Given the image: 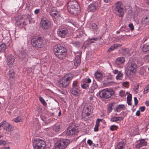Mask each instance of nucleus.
Instances as JSON below:
<instances>
[{"instance_id":"5","label":"nucleus","mask_w":149,"mask_h":149,"mask_svg":"<svg viewBox=\"0 0 149 149\" xmlns=\"http://www.w3.org/2000/svg\"><path fill=\"white\" fill-rule=\"evenodd\" d=\"M74 77L72 74H67L59 80L58 84L60 86L66 88L70 84Z\"/></svg>"},{"instance_id":"28","label":"nucleus","mask_w":149,"mask_h":149,"mask_svg":"<svg viewBox=\"0 0 149 149\" xmlns=\"http://www.w3.org/2000/svg\"><path fill=\"white\" fill-rule=\"evenodd\" d=\"M19 57L22 59L24 62L27 61V54L25 52L23 51L19 54Z\"/></svg>"},{"instance_id":"38","label":"nucleus","mask_w":149,"mask_h":149,"mask_svg":"<svg viewBox=\"0 0 149 149\" xmlns=\"http://www.w3.org/2000/svg\"><path fill=\"white\" fill-rule=\"evenodd\" d=\"M6 45L5 44H2L0 45V52H4L6 48Z\"/></svg>"},{"instance_id":"47","label":"nucleus","mask_w":149,"mask_h":149,"mask_svg":"<svg viewBox=\"0 0 149 149\" xmlns=\"http://www.w3.org/2000/svg\"><path fill=\"white\" fill-rule=\"evenodd\" d=\"M118 127V126L115 125H112L110 126V130L111 131H114L115 129L116 130Z\"/></svg>"},{"instance_id":"2","label":"nucleus","mask_w":149,"mask_h":149,"mask_svg":"<svg viewBox=\"0 0 149 149\" xmlns=\"http://www.w3.org/2000/svg\"><path fill=\"white\" fill-rule=\"evenodd\" d=\"M125 68L126 74L127 76H132L137 71V65L135 62L130 60L126 64Z\"/></svg>"},{"instance_id":"53","label":"nucleus","mask_w":149,"mask_h":149,"mask_svg":"<svg viewBox=\"0 0 149 149\" xmlns=\"http://www.w3.org/2000/svg\"><path fill=\"white\" fill-rule=\"evenodd\" d=\"M125 95V91L123 90H121L119 92V95L121 97L124 96Z\"/></svg>"},{"instance_id":"52","label":"nucleus","mask_w":149,"mask_h":149,"mask_svg":"<svg viewBox=\"0 0 149 149\" xmlns=\"http://www.w3.org/2000/svg\"><path fill=\"white\" fill-rule=\"evenodd\" d=\"M115 49V47L114 46H111L110 48L108 49L107 52H110L111 51Z\"/></svg>"},{"instance_id":"18","label":"nucleus","mask_w":149,"mask_h":149,"mask_svg":"<svg viewBox=\"0 0 149 149\" xmlns=\"http://www.w3.org/2000/svg\"><path fill=\"white\" fill-rule=\"evenodd\" d=\"M49 13L50 15L53 17L56 16H58L60 15V13L58 11L56 8L53 7L51 8L50 9Z\"/></svg>"},{"instance_id":"60","label":"nucleus","mask_w":149,"mask_h":149,"mask_svg":"<svg viewBox=\"0 0 149 149\" xmlns=\"http://www.w3.org/2000/svg\"><path fill=\"white\" fill-rule=\"evenodd\" d=\"M87 143L90 145L91 146L93 143L92 141L90 139H88L87 141Z\"/></svg>"},{"instance_id":"1","label":"nucleus","mask_w":149,"mask_h":149,"mask_svg":"<svg viewBox=\"0 0 149 149\" xmlns=\"http://www.w3.org/2000/svg\"><path fill=\"white\" fill-rule=\"evenodd\" d=\"M67 9L70 14L74 15H78L80 11L79 5L76 0H71L68 2Z\"/></svg>"},{"instance_id":"25","label":"nucleus","mask_w":149,"mask_h":149,"mask_svg":"<svg viewBox=\"0 0 149 149\" xmlns=\"http://www.w3.org/2000/svg\"><path fill=\"white\" fill-rule=\"evenodd\" d=\"M125 108L124 104H121L116 106L114 109L115 111L116 112H119L121 109L124 110Z\"/></svg>"},{"instance_id":"17","label":"nucleus","mask_w":149,"mask_h":149,"mask_svg":"<svg viewBox=\"0 0 149 149\" xmlns=\"http://www.w3.org/2000/svg\"><path fill=\"white\" fill-rule=\"evenodd\" d=\"M63 127L62 125L60 124H55L52 127V129L53 132L56 133H58L62 131Z\"/></svg>"},{"instance_id":"13","label":"nucleus","mask_w":149,"mask_h":149,"mask_svg":"<svg viewBox=\"0 0 149 149\" xmlns=\"http://www.w3.org/2000/svg\"><path fill=\"white\" fill-rule=\"evenodd\" d=\"M74 54L77 55L75 57V60L74 61V66L77 67L81 63L82 52L81 51L77 52Z\"/></svg>"},{"instance_id":"55","label":"nucleus","mask_w":149,"mask_h":149,"mask_svg":"<svg viewBox=\"0 0 149 149\" xmlns=\"http://www.w3.org/2000/svg\"><path fill=\"white\" fill-rule=\"evenodd\" d=\"M26 70L27 72L28 73H30L32 71V69L31 67L27 68Z\"/></svg>"},{"instance_id":"63","label":"nucleus","mask_w":149,"mask_h":149,"mask_svg":"<svg viewBox=\"0 0 149 149\" xmlns=\"http://www.w3.org/2000/svg\"><path fill=\"white\" fill-rule=\"evenodd\" d=\"M113 0H104V1L105 3H109L111 2Z\"/></svg>"},{"instance_id":"42","label":"nucleus","mask_w":149,"mask_h":149,"mask_svg":"<svg viewBox=\"0 0 149 149\" xmlns=\"http://www.w3.org/2000/svg\"><path fill=\"white\" fill-rule=\"evenodd\" d=\"M115 104V103L114 102H113L112 103H111L109 105V106L108 107V110L109 111V112H111V111L112 110V106Z\"/></svg>"},{"instance_id":"7","label":"nucleus","mask_w":149,"mask_h":149,"mask_svg":"<svg viewBox=\"0 0 149 149\" xmlns=\"http://www.w3.org/2000/svg\"><path fill=\"white\" fill-rule=\"evenodd\" d=\"M114 90L112 88H107L102 90L99 93V95L101 98L108 99L114 94Z\"/></svg>"},{"instance_id":"24","label":"nucleus","mask_w":149,"mask_h":149,"mask_svg":"<svg viewBox=\"0 0 149 149\" xmlns=\"http://www.w3.org/2000/svg\"><path fill=\"white\" fill-rule=\"evenodd\" d=\"M125 61L124 57H121L117 58L116 60V64L118 65H120L123 63Z\"/></svg>"},{"instance_id":"51","label":"nucleus","mask_w":149,"mask_h":149,"mask_svg":"<svg viewBox=\"0 0 149 149\" xmlns=\"http://www.w3.org/2000/svg\"><path fill=\"white\" fill-rule=\"evenodd\" d=\"M128 26L130 29V30L131 31H133L134 30V27L133 26V25L132 23L128 25Z\"/></svg>"},{"instance_id":"12","label":"nucleus","mask_w":149,"mask_h":149,"mask_svg":"<svg viewBox=\"0 0 149 149\" xmlns=\"http://www.w3.org/2000/svg\"><path fill=\"white\" fill-rule=\"evenodd\" d=\"M40 25L42 29H47L50 27L51 22L46 18H43L41 19Z\"/></svg>"},{"instance_id":"58","label":"nucleus","mask_w":149,"mask_h":149,"mask_svg":"<svg viewBox=\"0 0 149 149\" xmlns=\"http://www.w3.org/2000/svg\"><path fill=\"white\" fill-rule=\"evenodd\" d=\"M122 46V45L120 44H115L114 45V47L115 49L119 47H120Z\"/></svg>"},{"instance_id":"43","label":"nucleus","mask_w":149,"mask_h":149,"mask_svg":"<svg viewBox=\"0 0 149 149\" xmlns=\"http://www.w3.org/2000/svg\"><path fill=\"white\" fill-rule=\"evenodd\" d=\"M39 99L40 101L44 106H45L47 105V104L46 102L42 97H40Z\"/></svg>"},{"instance_id":"26","label":"nucleus","mask_w":149,"mask_h":149,"mask_svg":"<svg viewBox=\"0 0 149 149\" xmlns=\"http://www.w3.org/2000/svg\"><path fill=\"white\" fill-rule=\"evenodd\" d=\"M96 3L90 4L88 7V8L90 11L94 12L97 9L98 6Z\"/></svg>"},{"instance_id":"20","label":"nucleus","mask_w":149,"mask_h":149,"mask_svg":"<svg viewBox=\"0 0 149 149\" xmlns=\"http://www.w3.org/2000/svg\"><path fill=\"white\" fill-rule=\"evenodd\" d=\"M15 61L13 56L11 55H9L7 58V61H6L7 64L9 67H11L13 65Z\"/></svg>"},{"instance_id":"11","label":"nucleus","mask_w":149,"mask_h":149,"mask_svg":"<svg viewBox=\"0 0 149 149\" xmlns=\"http://www.w3.org/2000/svg\"><path fill=\"white\" fill-rule=\"evenodd\" d=\"M16 24L20 28L22 29L25 26L27 23L26 20L23 19L22 17L19 15L18 17L16 18Z\"/></svg>"},{"instance_id":"3","label":"nucleus","mask_w":149,"mask_h":149,"mask_svg":"<svg viewBox=\"0 0 149 149\" xmlns=\"http://www.w3.org/2000/svg\"><path fill=\"white\" fill-rule=\"evenodd\" d=\"M55 55L60 60L64 59L66 55V49L64 47L60 44L55 46L54 49Z\"/></svg>"},{"instance_id":"61","label":"nucleus","mask_w":149,"mask_h":149,"mask_svg":"<svg viewBox=\"0 0 149 149\" xmlns=\"http://www.w3.org/2000/svg\"><path fill=\"white\" fill-rule=\"evenodd\" d=\"M54 118H51L47 120L48 123H51L52 121H53Z\"/></svg>"},{"instance_id":"40","label":"nucleus","mask_w":149,"mask_h":149,"mask_svg":"<svg viewBox=\"0 0 149 149\" xmlns=\"http://www.w3.org/2000/svg\"><path fill=\"white\" fill-rule=\"evenodd\" d=\"M123 75V74L121 72H120L116 77V79L121 80Z\"/></svg>"},{"instance_id":"34","label":"nucleus","mask_w":149,"mask_h":149,"mask_svg":"<svg viewBox=\"0 0 149 149\" xmlns=\"http://www.w3.org/2000/svg\"><path fill=\"white\" fill-rule=\"evenodd\" d=\"M7 74L10 78L14 79L15 78V73L14 70L13 69H10Z\"/></svg>"},{"instance_id":"36","label":"nucleus","mask_w":149,"mask_h":149,"mask_svg":"<svg viewBox=\"0 0 149 149\" xmlns=\"http://www.w3.org/2000/svg\"><path fill=\"white\" fill-rule=\"evenodd\" d=\"M132 99V96L131 94H129L127 96V102L128 104L129 105H131L132 103L131 102V101Z\"/></svg>"},{"instance_id":"32","label":"nucleus","mask_w":149,"mask_h":149,"mask_svg":"<svg viewBox=\"0 0 149 149\" xmlns=\"http://www.w3.org/2000/svg\"><path fill=\"white\" fill-rule=\"evenodd\" d=\"M97 87V84L96 82L94 80L93 81V84L91 87V90L90 92L91 93H93L94 90L96 89Z\"/></svg>"},{"instance_id":"37","label":"nucleus","mask_w":149,"mask_h":149,"mask_svg":"<svg viewBox=\"0 0 149 149\" xmlns=\"http://www.w3.org/2000/svg\"><path fill=\"white\" fill-rule=\"evenodd\" d=\"M81 87L83 89H87L88 88L89 85L83 81L81 85Z\"/></svg>"},{"instance_id":"54","label":"nucleus","mask_w":149,"mask_h":149,"mask_svg":"<svg viewBox=\"0 0 149 149\" xmlns=\"http://www.w3.org/2000/svg\"><path fill=\"white\" fill-rule=\"evenodd\" d=\"M144 59L146 62H148L149 61V56H145L144 58Z\"/></svg>"},{"instance_id":"57","label":"nucleus","mask_w":149,"mask_h":149,"mask_svg":"<svg viewBox=\"0 0 149 149\" xmlns=\"http://www.w3.org/2000/svg\"><path fill=\"white\" fill-rule=\"evenodd\" d=\"M146 109V108L144 106L141 107L139 108L140 111L141 112L144 111Z\"/></svg>"},{"instance_id":"9","label":"nucleus","mask_w":149,"mask_h":149,"mask_svg":"<svg viewBox=\"0 0 149 149\" xmlns=\"http://www.w3.org/2000/svg\"><path fill=\"white\" fill-rule=\"evenodd\" d=\"M69 30V28L68 26L62 25L59 27L57 31V34L61 38H64L68 34Z\"/></svg>"},{"instance_id":"45","label":"nucleus","mask_w":149,"mask_h":149,"mask_svg":"<svg viewBox=\"0 0 149 149\" xmlns=\"http://www.w3.org/2000/svg\"><path fill=\"white\" fill-rule=\"evenodd\" d=\"M25 17L29 20V21L30 22H31V15L29 14H27L25 15Z\"/></svg>"},{"instance_id":"6","label":"nucleus","mask_w":149,"mask_h":149,"mask_svg":"<svg viewBox=\"0 0 149 149\" xmlns=\"http://www.w3.org/2000/svg\"><path fill=\"white\" fill-rule=\"evenodd\" d=\"M122 5V2L119 1L115 3L113 7L114 13L119 17H123L124 15V8Z\"/></svg>"},{"instance_id":"59","label":"nucleus","mask_w":149,"mask_h":149,"mask_svg":"<svg viewBox=\"0 0 149 149\" xmlns=\"http://www.w3.org/2000/svg\"><path fill=\"white\" fill-rule=\"evenodd\" d=\"M134 104L135 105H137L138 104V100L137 98L136 97H135L134 98Z\"/></svg>"},{"instance_id":"41","label":"nucleus","mask_w":149,"mask_h":149,"mask_svg":"<svg viewBox=\"0 0 149 149\" xmlns=\"http://www.w3.org/2000/svg\"><path fill=\"white\" fill-rule=\"evenodd\" d=\"M92 29L94 31H96L97 29V26L95 23H93L91 24Z\"/></svg>"},{"instance_id":"44","label":"nucleus","mask_w":149,"mask_h":149,"mask_svg":"<svg viewBox=\"0 0 149 149\" xmlns=\"http://www.w3.org/2000/svg\"><path fill=\"white\" fill-rule=\"evenodd\" d=\"M21 117L20 116H18L16 118L13 119V120L16 123H18L20 121Z\"/></svg>"},{"instance_id":"49","label":"nucleus","mask_w":149,"mask_h":149,"mask_svg":"<svg viewBox=\"0 0 149 149\" xmlns=\"http://www.w3.org/2000/svg\"><path fill=\"white\" fill-rule=\"evenodd\" d=\"M72 44L73 46L76 47H79V42H75L72 43Z\"/></svg>"},{"instance_id":"22","label":"nucleus","mask_w":149,"mask_h":149,"mask_svg":"<svg viewBox=\"0 0 149 149\" xmlns=\"http://www.w3.org/2000/svg\"><path fill=\"white\" fill-rule=\"evenodd\" d=\"M95 77L97 81L101 82L103 78V75L102 73L97 71L95 73Z\"/></svg>"},{"instance_id":"15","label":"nucleus","mask_w":149,"mask_h":149,"mask_svg":"<svg viewBox=\"0 0 149 149\" xmlns=\"http://www.w3.org/2000/svg\"><path fill=\"white\" fill-rule=\"evenodd\" d=\"M2 123L4 129L6 131L9 132L13 130V127L12 125H10L8 122L6 121H3L2 122Z\"/></svg>"},{"instance_id":"46","label":"nucleus","mask_w":149,"mask_h":149,"mask_svg":"<svg viewBox=\"0 0 149 149\" xmlns=\"http://www.w3.org/2000/svg\"><path fill=\"white\" fill-rule=\"evenodd\" d=\"M83 81L88 84L91 82V79L89 78H88L87 79H85L83 80Z\"/></svg>"},{"instance_id":"64","label":"nucleus","mask_w":149,"mask_h":149,"mask_svg":"<svg viewBox=\"0 0 149 149\" xmlns=\"http://www.w3.org/2000/svg\"><path fill=\"white\" fill-rule=\"evenodd\" d=\"M120 71H119L118 70H115L114 71V73L115 74H118V73H119Z\"/></svg>"},{"instance_id":"62","label":"nucleus","mask_w":149,"mask_h":149,"mask_svg":"<svg viewBox=\"0 0 149 149\" xmlns=\"http://www.w3.org/2000/svg\"><path fill=\"white\" fill-rule=\"evenodd\" d=\"M136 115L137 116H139L140 115V111L138 110L136 113Z\"/></svg>"},{"instance_id":"4","label":"nucleus","mask_w":149,"mask_h":149,"mask_svg":"<svg viewBox=\"0 0 149 149\" xmlns=\"http://www.w3.org/2000/svg\"><path fill=\"white\" fill-rule=\"evenodd\" d=\"M32 47L37 50L42 48L45 45V42L41 36H35L31 40Z\"/></svg>"},{"instance_id":"35","label":"nucleus","mask_w":149,"mask_h":149,"mask_svg":"<svg viewBox=\"0 0 149 149\" xmlns=\"http://www.w3.org/2000/svg\"><path fill=\"white\" fill-rule=\"evenodd\" d=\"M71 88H79V85L78 82L76 81H74L73 82Z\"/></svg>"},{"instance_id":"19","label":"nucleus","mask_w":149,"mask_h":149,"mask_svg":"<svg viewBox=\"0 0 149 149\" xmlns=\"http://www.w3.org/2000/svg\"><path fill=\"white\" fill-rule=\"evenodd\" d=\"M147 142L145 141V139L139 140L138 144L136 145V147L138 148H139L143 146L147 145Z\"/></svg>"},{"instance_id":"14","label":"nucleus","mask_w":149,"mask_h":149,"mask_svg":"<svg viewBox=\"0 0 149 149\" xmlns=\"http://www.w3.org/2000/svg\"><path fill=\"white\" fill-rule=\"evenodd\" d=\"M114 83L115 82L112 81V77H106L103 81V85L105 86H110Z\"/></svg>"},{"instance_id":"48","label":"nucleus","mask_w":149,"mask_h":149,"mask_svg":"<svg viewBox=\"0 0 149 149\" xmlns=\"http://www.w3.org/2000/svg\"><path fill=\"white\" fill-rule=\"evenodd\" d=\"M32 7V6L30 5V4H26V9L29 11H30L31 10V8Z\"/></svg>"},{"instance_id":"31","label":"nucleus","mask_w":149,"mask_h":149,"mask_svg":"<svg viewBox=\"0 0 149 149\" xmlns=\"http://www.w3.org/2000/svg\"><path fill=\"white\" fill-rule=\"evenodd\" d=\"M142 51L144 53H146L149 51V44H144L142 47Z\"/></svg>"},{"instance_id":"33","label":"nucleus","mask_w":149,"mask_h":149,"mask_svg":"<svg viewBox=\"0 0 149 149\" xmlns=\"http://www.w3.org/2000/svg\"><path fill=\"white\" fill-rule=\"evenodd\" d=\"M123 119V118L121 117H113L111 118L110 120L112 122H117L118 121H121Z\"/></svg>"},{"instance_id":"23","label":"nucleus","mask_w":149,"mask_h":149,"mask_svg":"<svg viewBox=\"0 0 149 149\" xmlns=\"http://www.w3.org/2000/svg\"><path fill=\"white\" fill-rule=\"evenodd\" d=\"M126 143V141L125 140H122L117 145V148L116 149H124Z\"/></svg>"},{"instance_id":"39","label":"nucleus","mask_w":149,"mask_h":149,"mask_svg":"<svg viewBox=\"0 0 149 149\" xmlns=\"http://www.w3.org/2000/svg\"><path fill=\"white\" fill-rule=\"evenodd\" d=\"M123 55L125 56H129L130 55L129 49H124L123 52Z\"/></svg>"},{"instance_id":"30","label":"nucleus","mask_w":149,"mask_h":149,"mask_svg":"<svg viewBox=\"0 0 149 149\" xmlns=\"http://www.w3.org/2000/svg\"><path fill=\"white\" fill-rule=\"evenodd\" d=\"M102 119L98 118L96 121V124L94 128V131L97 132L98 131V127L100 125V121H102Z\"/></svg>"},{"instance_id":"10","label":"nucleus","mask_w":149,"mask_h":149,"mask_svg":"<svg viewBox=\"0 0 149 149\" xmlns=\"http://www.w3.org/2000/svg\"><path fill=\"white\" fill-rule=\"evenodd\" d=\"M45 142L39 139H35L33 142L34 149H44L46 147Z\"/></svg>"},{"instance_id":"27","label":"nucleus","mask_w":149,"mask_h":149,"mask_svg":"<svg viewBox=\"0 0 149 149\" xmlns=\"http://www.w3.org/2000/svg\"><path fill=\"white\" fill-rule=\"evenodd\" d=\"M90 112L89 107H87L86 108H84L82 112V116L85 117L89 116L90 115Z\"/></svg>"},{"instance_id":"50","label":"nucleus","mask_w":149,"mask_h":149,"mask_svg":"<svg viewBox=\"0 0 149 149\" xmlns=\"http://www.w3.org/2000/svg\"><path fill=\"white\" fill-rule=\"evenodd\" d=\"M149 91V84L145 88L144 91V93H146Z\"/></svg>"},{"instance_id":"8","label":"nucleus","mask_w":149,"mask_h":149,"mask_svg":"<svg viewBox=\"0 0 149 149\" xmlns=\"http://www.w3.org/2000/svg\"><path fill=\"white\" fill-rule=\"evenodd\" d=\"M70 143V141L67 139L58 140L54 145V149H65Z\"/></svg>"},{"instance_id":"56","label":"nucleus","mask_w":149,"mask_h":149,"mask_svg":"<svg viewBox=\"0 0 149 149\" xmlns=\"http://www.w3.org/2000/svg\"><path fill=\"white\" fill-rule=\"evenodd\" d=\"M40 9H37L35 10L34 13L35 14L37 15L40 13Z\"/></svg>"},{"instance_id":"29","label":"nucleus","mask_w":149,"mask_h":149,"mask_svg":"<svg viewBox=\"0 0 149 149\" xmlns=\"http://www.w3.org/2000/svg\"><path fill=\"white\" fill-rule=\"evenodd\" d=\"M141 22L143 24H149V15H147L144 17L142 19Z\"/></svg>"},{"instance_id":"21","label":"nucleus","mask_w":149,"mask_h":149,"mask_svg":"<svg viewBox=\"0 0 149 149\" xmlns=\"http://www.w3.org/2000/svg\"><path fill=\"white\" fill-rule=\"evenodd\" d=\"M70 92L72 95L75 96H78L80 93L79 88H71Z\"/></svg>"},{"instance_id":"16","label":"nucleus","mask_w":149,"mask_h":149,"mask_svg":"<svg viewBox=\"0 0 149 149\" xmlns=\"http://www.w3.org/2000/svg\"><path fill=\"white\" fill-rule=\"evenodd\" d=\"M78 132V129L76 127L72 128L71 127H69L67 128L66 134L67 136H70L77 133Z\"/></svg>"}]
</instances>
